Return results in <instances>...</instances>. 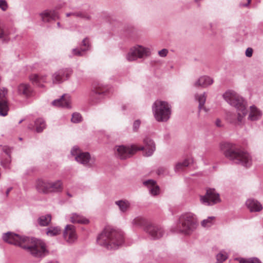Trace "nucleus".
<instances>
[{"label": "nucleus", "instance_id": "1", "mask_svg": "<svg viewBox=\"0 0 263 263\" xmlns=\"http://www.w3.org/2000/svg\"><path fill=\"white\" fill-rule=\"evenodd\" d=\"M3 239L9 244L19 246L31 256L37 259L44 258L49 253L46 243L41 239L22 236L10 232L4 234Z\"/></svg>", "mask_w": 263, "mask_h": 263}, {"label": "nucleus", "instance_id": "2", "mask_svg": "<svg viewBox=\"0 0 263 263\" xmlns=\"http://www.w3.org/2000/svg\"><path fill=\"white\" fill-rule=\"evenodd\" d=\"M222 97L229 104L236 108L237 111V114L231 112L227 114L228 121L235 126L242 125L243 119L248 114L246 102L242 97L232 90L226 91Z\"/></svg>", "mask_w": 263, "mask_h": 263}, {"label": "nucleus", "instance_id": "3", "mask_svg": "<svg viewBox=\"0 0 263 263\" xmlns=\"http://www.w3.org/2000/svg\"><path fill=\"white\" fill-rule=\"evenodd\" d=\"M220 148L225 157L233 163L247 167L252 165V158L250 155L240 149L235 144L224 142L221 144Z\"/></svg>", "mask_w": 263, "mask_h": 263}, {"label": "nucleus", "instance_id": "4", "mask_svg": "<svg viewBox=\"0 0 263 263\" xmlns=\"http://www.w3.org/2000/svg\"><path fill=\"white\" fill-rule=\"evenodd\" d=\"M97 241L108 250H116L124 242L123 233L110 227H106L98 236Z\"/></svg>", "mask_w": 263, "mask_h": 263}, {"label": "nucleus", "instance_id": "5", "mask_svg": "<svg viewBox=\"0 0 263 263\" xmlns=\"http://www.w3.org/2000/svg\"><path fill=\"white\" fill-rule=\"evenodd\" d=\"M152 111L157 121L165 122L171 118L172 106L166 101L156 100L152 105Z\"/></svg>", "mask_w": 263, "mask_h": 263}, {"label": "nucleus", "instance_id": "6", "mask_svg": "<svg viewBox=\"0 0 263 263\" xmlns=\"http://www.w3.org/2000/svg\"><path fill=\"white\" fill-rule=\"evenodd\" d=\"M197 225L196 215L192 213H186L182 214L179 217V223L177 224L178 231L189 234L197 228Z\"/></svg>", "mask_w": 263, "mask_h": 263}, {"label": "nucleus", "instance_id": "7", "mask_svg": "<svg viewBox=\"0 0 263 263\" xmlns=\"http://www.w3.org/2000/svg\"><path fill=\"white\" fill-rule=\"evenodd\" d=\"M71 154L75 156V160L84 166L90 168L96 166V159L91 157L88 152H82L79 148L74 146L71 150Z\"/></svg>", "mask_w": 263, "mask_h": 263}, {"label": "nucleus", "instance_id": "8", "mask_svg": "<svg viewBox=\"0 0 263 263\" xmlns=\"http://www.w3.org/2000/svg\"><path fill=\"white\" fill-rule=\"evenodd\" d=\"M151 49L140 45H136L130 48L125 56L129 62L136 61L138 59H144L150 56Z\"/></svg>", "mask_w": 263, "mask_h": 263}, {"label": "nucleus", "instance_id": "9", "mask_svg": "<svg viewBox=\"0 0 263 263\" xmlns=\"http://www.w3.org/2000/svg\"><path fill=\"white\" fill-rule=\"evenodd\" d=\"M200 200L206 205H213L221 201L219 194L213 188L208 189L205 195L200 196Z\"/></svg>", "mask_w": 263, "mask_h": 263}, {"label": "nucleus", "instance_id": "10", "mask_svg": "<svg viewBox=\"0 0 263 263\" xmlns=\"http://www.w3.org/2000/svg\"><path fill=\"white\" fill-rule=\"evenodd\" d=\"M116 148V154L121 159H126L129 158L138 150L144 149V147H138V146L135 145L131 146L119 145L117 146Z\"/></svg>", "mask_w": 263, "mask_h": 263}, {"label": "nucleus", "instance_id": "11", "mask_svg": "<svg viewBox=\"0 0 263 263\" xmlns=\"http://www.w3.org/2000/svg\"><path fill=\"white\" fill-rule=\"evenodd\" d=\"M106 91V88L102 84L94 85L90 94V101L92 104L99 103L104 98Z\"/></svg>", "mask_w": 263, "mask_h": 263}, {"label": "nucleus", "instance_id": "12", "mask_svg": "<svg viewBox=\"0 0 263 263\" xmlns=\"http://www.w3.org/2000/svg\"><path fill=\"white\" fill-rule=\"evenodd\" d=\"M72 73V70L70 68H63L55 71L52 75V81L53 84H59L67 80Z\"/></svg>", "mask_w": 263, "mask_h": 263}, {"label": "nucleus", "instance_id": "13", "mask_svg": "<svg viewBox=\"0 0 263 263\" xmlns=\"http://www.w3.org/2000/svg\"><path fill=\"white\" fill-rule=\"evenodd\" d=\"M149 236L153 239H158L162 237L164 234V231L162 228L159 226L155 225L151 223L148 224L144 228Z\"/></svg>", "mask_w": 263, "mask_h": 263}, {"label": "nucleus", "instance_id": "14", "mask_svg": "<svg viewBox=\"0 0 263 263\" xmlns=\"http://www.w3.org/2000/svg\"><path fill=\"white\" fill-rule=\"evenodd\" d=\"M63 238L68 244L74 243L77 239L75 227L71 224H67L65 227L63 232Z\"/></svg>", "mask_w": 263, "mask_h": 263}, {"label": "nucleus", "instance_id": "15", "mask_svg": "<svg viewBox=\"0 0 263 263\" xmlns=\"http://www.w3.org/2000/svg\"><path fill=\"white\" fill-rule=\"evenodd\" d=\"M143 143L144 144V149H139V151H143L144 156L149 157L152 156L156 151V145L154 141L148 137H145L143 139ZM140 147H143V146H140Z\"/></svg>", "mask_w": 263, "mask_h": 263}, {"label": "nucleus", "instance_id": "16", "mask_svg": "<svg viewBox=\"0 0 263 263\" xmlns=\"http://www.w3.org/2000/svg\"><path fill=\"white\" fill-rule=\"evenodd\" d=\"M35 188L37 191L41 194H49V180L38 179L36 181Z\"/></svg>", "mask_w": 263, "mask_h": 263}, {"label": "nucleus", "instance_id": "17", "mask_svg": "<svg viewBox=\"0 0 263 263\" xmlns=\"http://www.w3.org/2000/svg\"><path fill=\"white\" fill-rule=\"evenodd\" d=\"M52 104L57 107L70 108H71L70 97L67 95L64 94L60 98L53 100L52 102Z\"/></svg>", "mask_w": 263, "mask_h": 263}, {"label": "nucleus", "instance_id": "18", "mask_svg": "<svg viewBox=\"0 0 263 263\" xmlns=\"http://www.w3.org/2000/svg\"><path fill=\"white\" fill-rule=\"evenodd\" d=\"M144 185L148 189L149 193L152 196H156L160 193V188L156 184V181L153 179H149L143 182Z\"/></svg>", "mask_w": 263, "mask_h": 263}, {"label": "nucleus", "instance_id": "19", "mask_svg": "<svg viewBox=\"0 0 263 263\" xmlns=\"http://www.w3.org/2000/svg\"><path fill=\"white\" fill-rule=\"evenodd\" d=\"M247 208L251 212H258L262 210V206L257 200L249 199L246 202Z\"/></svg>", "mask_w": 263, "mask_h": 263}, {"label": "nucleus", "instance_id": "20", "mask_svg": "<svg viewBox=\"0 0 263 263\" xmlns=\"http://www.w3.org/2000/svg\"><path fill=\"white\" fill-rule=\"evenodd\" d=\"M213 80L206 76L200 77L194 83L195 87H206L213 83Z\"/></svg>", "mask_w": 263, "mask_h": 263}, {"label": "nucleus", "instance_id": "21", "mask_svg": "<svg viewBox=\"0 0 263 263\" xmlns=\"http://www.w3.org/2000/svg\"><path fill=\"white\" fill-rule=\"evenodd\" d=\"M41 15L42 20L44 22H50L59 18V14L55 11L46 10Z\"/></svg>", "mask_w": 263, "mask_h": 263}, {"label": "nucleus", "instance_id": "22", "mask_svg": "<svg viewBox=\"0 0 263 263\" xmlns=\"http://www.w3.org/2000/svg\"><path fill=\"white\" fill-rule=\"evenodd\" d=\"M50 194L61 192L63 189V182L61 180L52 181L49 180Z\"/></svg>", "mask_w": 263, "mask_h": 263}, {"label": "nucleus", "instance_id": "23", "mask_svg": "<svg viewBox=\"0 0 263 263\" xmlns=\"http://www.w3.org/2000/svg\"><path fill=\"white\" fill-rule=\"evenodd\" d=\"M262 116L261 111L256 107L253 105L250 107V111L248 116V120L251 121L258 120Z\"/></svg>", "mask_w": 263, "mask_h": 263}, {"label": "nucleus", "instance_id": "24", "mask_svg": "<svg viewBox=\"0 0 263 263\" xmlns=\"http://www.w3.org/2000/svg\"><path fill=\"white\" fill-rule=\"evenodd\" d=\"M17 91L20 95L28 97L31 95L32 89L29 84L23 83L18 85Z\"/></svg>", "mask_w": 263, "mask_h": 263}, {"label": "nucleus", "instance_id": "25", "mask_svg": "<svg viewBox=\"0 0 263 263\" xmlns=\"http://www.w3.org/2000/svg\"><path fill=\"white\" fill-rule=\"evenodd\" d=\"M30 80L34 85L39 87H43L42 83H45L46 81V76H40L37 74H32L30 76Z\"/></svg>", "mask_w": 263, "mask_h": 263}, {"label": "nucleus", "instance_id": "26", "mask_svg": "<svg viewBox=\"0 0 263 263\" xmlns=\"http://www.w3.org/2000/svg\"><path fill=\"white\" fill-rule=\"evenodd\" d=\"M70 221L72 223H83L87 224L88 223L89 220L76 213H72L70 216Z\"/></svg>", "mask_w": 263, "mask_h": 263}, {"label": "nucleus", "instance_id": "27", "mask_svg": "<svg viewBox=\"0 0 263 263\" xmlns=\"http://www.w3.org/2000/svg\"><path fill=\"white\" fill-rule=\"evenodd\" d=\"M3 152L8 156V158L6 160L1 161L2 165L5 168H9V164L10 163V154L11 153V149L7 146H4L2 148Z\"/></svg>", "mask_w": 263, "mask_h": 263}, {"label": "nucleus", "instance_id": "28", "mask_svg": "<svg viewBox=\"0 0 263 263\" xmlns=\"http://www.w3.org/2000/svg\"><path fill=\"white\" fill-rule=\"evenodd\" d=\"M133 224L137 227H142L144 230V228L149 222L145 218L141 217H137L133 220Z\"/></svg>", "mask_w": 263, "mask_h": 263}, {"label": "nucleus", "instance_id": "29", "mask_svg": "<svg viewBox=\"0 0 263 263\" xmlns=\"http://www.w3.org/2000/svg\"><path fill=\"white\" fill-rule=\"evenodd\" d=\"M192 162V160L191 159H186L182 162H178L175 167V171L179 172L182 171L184 168L189 166Z\"/></svg>", "mask_w": 263, "mask_h": 263}, {"label": "nucleus", "instance_id": "30", "mask_svg": "<svg viewBox=\"0 0 263 263\" xmlns=\"http://www.w3.org/2000/svg\"><path fill=\"white\" fill-rule=\"evenodd\" d=\"M115 204L119 206L120 211L121 212H126L130 207V202L126 200H120L116 201Z\"/></svg>", "mask_w": 263, "mask_h": 263}, {"label": "nucleus", "instance_id": "31", "mask_svg": "<svg viewBox=\"0 0 263 263\" xmlns=\"http://www.w3.org/2000/svg\"><path fill=\"white\" fill-rule=\"evenodd\" d=\"M36 131L37 133H41L46 128V123L42 118L37 119L34 122Z\"/></svg>", "mask_w": 263, "mask_h": 263}, {"label": "nucleus", "instance_id": "32", "mask_svg": "<svg viewBox=\"0 0 263 263\" xmlns=\"http://www.w3.org/2000/svg\"><path fill=\"white\" fill-rule=\"evenodd\" d=\"M206 96L205 92L201 95H196L195 99L199 103L198 109L200 111L202 108H204V105L206 101Z\"/></svg>", "mask_w": 263, "mask_h": 263}, {"label": "nucleus", "instance_id": "33", "mask_svg": "<svg viewBox=\"0 0 263 263\" xmlns=\"http://www.w3.org/2000/svg\"><path fill=\"white\" fill-rule=\"evenodd\" d=\"M51 220V216L50 214L43 215L38 218V223L42 227L48 226Z\"/></svg>", "mask_w": 263, "mask_h": 263}, {"label": "nucleus", "instance_id": "34", "mask_svg": "<svg viewBox=\"0 0 263 263\" xmlns=\"http://www.w3.org/2000/svg\"><path fill=\"white\" fill-rule=\"evenodd\" d=\"M61 231L59 227H50L46 229V234L50 236H54L60 234Z\"/></svg>", "mask_w": 263, "mask_h": 263}, {"label": "nucleus", "instance_id": "35", "mask_svg": "<svg viewBox=\"0 0 263 263\" xmlns=\"http://www.w3.org/2000/svg\"><path fill=\"white\" fill-rule=\"evenodd\" d=\"M9 109L8 101L0 102V116H6L8 115Z\"/></svg>", "mask_w": 263, "mask_h": 263}, {"label": "nucleus", "instance_id": "36", "mask_svg": "<svg viewBox=\"0 0 263 263\" xmlns=\"http://www.w3.org/2000/svg\"><path fill=\"white\" fill-rule=\"evenodd\" d=\"M90 44L89 42V40L88 37H85L84 39L82 42V50L84 51L85 52L90 50Z\"/></svg>", "mask_w": 263, "mask_h": 263}, {"label": "nucleus", "instance_id": "37", "mask_svg": "<svg viewBox=\"0 0 263 263\" xmlns=\"http://www.w3.org/2000/svg\"><path fill=\"white\" fill-rule=\"evenodd\" d=\"M8 90L6 88H0V102L8 101Z\"/></svg>", "mask_w": 263, "mask_h": 263}, {"label": "nucleus", "instance_id": "38", "mask_svg": "<svg viewBox=\"0 0 263 263\" xmlns=\"http://www.w3.org/2000/svg\"><path fill=\"white\" fill-rule=\"evenodd\" d=\"M214 217H209L207 219H204L201 222V225L203 227H209L212 223Z\"/></svg>", "mask_w": 263, "mask_h": 263}, {"label": "nucleus", "instance_id": "39", "mask_svg": "<svg viewBox=\"0 0 263 263\" xmlns=\"http://www.w3.org/2000/svg\"><path fill=\"white\" fill-rule=\"evenodd\" d=\"M228 258L227 254H223L220 252L216 256L217 261L216 263H222Z\"/></svg>", "mask_w": 263, "mask_h": 263}, {"label": "nucleus", "instance_id": "40", "mask_svg": "<svg viewBox=\"0 0 263 263\" xmlns=\"http://www.w3.org/2000/svg\"><path fill=\"white\" fill-rule=\"evenodd\" d=\"M78 17L81 18L85 20L89 21L91 18V16L86 11H79Z\"/></svg>", "mask_w": 263, "mask_h": 263}, {"label": "nucleus", "instance_id": "41", "mask_svg": "<svg viewBox=\"0 0 263 263\" xmlns=\"http://www.w3.org/2000/svg\"><path fill=\"white\" fill-rule=\"evenodd\" d=\"M71 120L73 123H79L82 120V116L79 113H73L72 115Z\"/></svg>", "mask_w": 263, "mask_h": 263}, {"label": "nucleus", "instance_id": "42", "mask_svg": "<svg viewBox=\"0 0 263 263\" xmlns=\"http://www.w3.org/2000/svg\"><path fill=\"white\" fill-rule=\"evenodd\" d=\"M85 51L83 50H82V48H81L80 49L77 48H74L72 50V55H69L70 57L76 55L78 57H82L84 55V52Z\"/></svg>", "mask_w": 263, "mask_h": 263}, {"label": "nucleus", "instance_id": "43", "mask_svg": "<svg viewBox=\"0 0 263 263\" xmlns=\"http://www.w3.org/2000/svg\"><path fill=\"white\" fill-rule=\"evenodd\" d=\"M156 173L158 175H165L168 173V170L166 167L160 166L157 168Z\"/></svg>", "mask_w": 263, "mask_h": 263}, {"label": "nucleus", "instance_id": "44", "mask_svg": "<svg viewBox=\"0 0 263 263\" xmlns=\"http://www.w3.org/2000/svg\"><path fill=\"white\" fill-rule=\"evenodd\" d=\"M140 124H141V122L139 120H137L134 122L133 126V129L134 132H136L138 131V130L140 127Z\"/></svg>", "mask_w": 263, "mask_h": 263}, {"label": "nucleus", "instance_id": "45", "mask_svg": "<svg viewBox=\"0 0 263 263\" xmlns=\"http://www.w3.org/2000/svg\"><path fill=\"white\" fill-rule=\"evenodd\" d=\"M8 8L7 4L5 0H0V8L3 11L7 10Z\"/></svg>", "mask_w": 263, "mask_h": 263}, {"label": "nucleus", "instance_id": "46", "mask_svg": "<svg viewBox=\"0 0 263 263\" xmlns=\"http://www.w3.org/2000/svg\"><path fill=\"white\" fill-rule=\"evenodd\" d=\"M168 52V50L164 48L158 51V54L161 57H165L167 55Z\"/></svg>", "mask_w": 263, "mask_h": 263}, {"label": "nucleus", "instance_id": "47", "mask_svg": "<svg viewBox=\"0 0 263 263\" xmlns=\"http://www.w3.org/2000/svg\"><path fill=\"white\" fill-rule=\"evenodd\" d=\"M247 263H261V261L258 258L252 257L247 260Z\"/></svg>", "mask_w": 263, "mask_h": 263}, {"label": "nucleus", "instance_id": "48", "mask_svg": "<svg viewBox=\"0 0 263 263\" xmlns=\"http://www.w3.org/2000/svg\"><path fill=\"white\" fill-rule=\"evenodd\" d=\"M253 50L251 48H248L246 50V55L247 57H251L252 55Z\"/></svg>", "mask_w": 263, "mask_h": 263}, {"label": "nucleus", "instance_id": "49", "mask_svg": "<svg viewBox=\"0 0 263 263\" xmlns=\"http://www.w3.org/2000/svg\"><path fill=\"white\" fill-rule=\"evenodd\" d=\"M247 3H241L239 4V6L240 7H249L250 6V4L251 3V0H247Z\"/></svg>", "mask_w": 263, "mask_h": 263}, {"label": "nucleus", "instance_id": "50", "mask_svg": "<svg viewBox=\"0 0 263 263\" xmlns=\"http://www.w3.org/2000/svg\"><path fill=\"white\" fill-rule=\"evenodd\" d=\"M216 125L218 127H221L222 126V124L221 123V121L219 119H217L215 121Z\"/></svg>", "mask_w": 263, "mask_h": 263}, {"label": "nucleus", "instance_id": "51", "mask_svg": "<svg viewBox=\"0 0 263 263\" xmlns=\"http://www.w3.org/2000/svg\"><path fill=\"white\" fill-rule=\"evenodd\" d=\"M238 260H239L240 263H247V260H246L245 258H238Z\"/></svg>", "mask_w": 263, "mask_h": 263}, {"label": "nucleus", "instance_id": "52", "mask_svg": "<svg viewBox=\"0 0 263 263\" xmlns=\"http://www.w3.org/2000/svg\"><path fill=\"white\" fill-rule=\"evenodd\" d=\"M78 14H79V11L73 12H72V16H73L76 17H78V16H79Z\"/></svg>", "mask_w": 263, "mask_h": 263}, {"label": "nucleus", "instance_id": "53", "mask_svg": "<svg viewBox=\"0 0 263 263\" xmlns=\"http://www.w3.org/2000/svg\"><path fill=\"white\" fill-rule=\"evenodd\" d=\"M12 190V188L11 187H9L8 188L7 190V191H6V195L8 196L9 192H10V191Z\"/></svg>", "mask_w": 263, "mask_h": 263}, {"label": "nucleus", "instance_id": "54", "mask_svg": "<svg viewBox=\"0 0 263 263\" xmlns=\"http://www.w3.org/2000/svg\"><path fill=\"white\" fill-rule=\"evenodd\" d=\"M66 16L67 17H69V16H72V12H70V13H67L66 14Z\"/></svg>", "mask_w": 263, "mask_h": 263}, {"label": "nucleus", "instance_id": "55", "mask_svg": "<svg viewBox=\"0 0 263 263\" xmlns=\"http://www.w3.org/2000/svg\"><path fill=\"white\" fill-rule=\"evenodd\" d=\"M67 196H68L69 197H71L72 196L71 194H70L69 193H67Z\"/></svg>", "mask_w": 263, "mask_h": 263}, {"label": "nucleus", "instance_id": "56", "mask_svg": "<svg viewBox=\"0 0 263 263\" xmlns=\"http://www.w3.org/2000/svg\"><path fill=\"white\" fill-rule=\"evenodd\" d=\"M57 25H58V27H60V26H61V25H60V23L59 22H58V23H57Z\"/></svg>", "mask_w": 263, "mask_h": 263}, {"label": "nucleus", "instance_id": "57", "mask_svg": "<svg viewBox=\"0 0 263 263\" xmlns=\"http://www.w3.org/2000/svg\"><path fill=\"white\" fill-rule=\"evenodd\" d=\"M22 121H23V120H21V121L19 122V123H21Z\"/></svg>", "mask_w": 263, "mask_h": 263}, {"label": "nucleus", "instance_id": "58", "mask_svg": "<svg viewBox=\"0 0 263 263\" xmlns=\"http://www.w3.org/2000/svg\"><path fill=\"white\" fill-rule=\"evenodd\" d=\"M29 128H31V126H29L28 127Z\"/></svg>", "mask_w": 263, "mask_h": 263}]
</instances>
